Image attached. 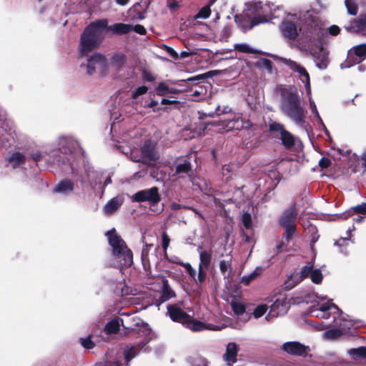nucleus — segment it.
Returning a JSON list of instances; mask_svg holds the SVG:
<instances>
[{
	"instance_id": "nucleus-51",
	"label": "nucleus",
	"mask_w": 366,
	"mask_h": 366,
	"mask_svg": "<svg viewBox=\"0 0 366 366\" xmlns=\"http://www.w3.org/2000/svg\"><path fill=\"white\" fill-rule=\"evenodd\" d=\"M340 29L336 25H332L328 28L329 33L332 36H336L340 33Z\"/></svg>"
},
{
	"instance_id": "nucleus-7",
	"label": "nucleus",
	"mask_w": 366,
	"mask_h": 366,
	"mask_svg": "<svg viewBox=\"0 0 366 366\" xmlns=\"http://www.w3.org/2000/svg\"><path fill=\"white\" fill-rule=\"evenodd\" d=\"M86 71L92 75L99 73L104 75L107 72L108 63L105 56L99 53H94L87 58Z\"/></svg>"
},
{
	"instance_id": "nucleus-28",
	"label": "nucleus",
	"mask_w": 366,
	"mask_h": 366,
	"mask_svg": "<svg viewBox=\"0 0 366 366\" xmlns=\"http://www.w3.org/2000/svg\"><path fill=\"white\" fill-rule=\"evenodd\" d=\"M234 49L237 50L242 53H246V54H259L260 51H259L257 49H254L252 48L249 45L247 44H236L234 46Z\"/></svg>"
},
{
	"instance_id": "nucleus-18",
	"label": "nucleus",
	"mask_w": 366,
	"mask_h": 366,
	"mask_svg": "<svg viewBox=\"0 0 366 366\" xmlns=\"http://www.w3.org/2000/svg\"><path fill=\"white\" fill-rule=\"evenodd\" d=\"M237 352L238 347L235 343L230 342L227 345L224 359L228 365L236 362Z\"/></svg>"
},
{
	"instance_id": "nucleus-29",
	"label": "nucleus",
	"mask_w": 366,
	"mask_h": 366,
	"mask_svg": "<svg viewBox=\"0 0 366 366\" xmlns=\"http://www.w3.org/2000/svg\"><path fill=\"white\" fill-rule=\"evenodd\" d=\"M119 329V320L114 319L109 322L104 327V331L107 334L116 333Z\"/></svg>"
},
{
	"instance_id": "nucleus-50",
	"label": "nucleus",
	"mask_w": 366,
	"mask_h": 366,
	"mask_svg": "<svg viewBox=\"0 0 366 366\" xmlns=\"http://www.w3.org/2000/svg\"><path fill=\"white\" fill-rule=\"evenodd\" d=\"M352 209L357 213L366 214V203L357 205Z\"/></svg>"
},
{
	"instance_id": "nucleus-30",
	"label": "nucleus",
	"mask_w": 366,
	"mask_h": 366,
	"mask_svg": "<svg viewBox=\"0 0 366 366\" xmlns=\"http://www.w3.org/2000/svg\"><path fill=\"white\" fill-rule=\"evenodd\" d=\"M249 126V123L247 122H244L239 117H237L236 119H233L229 122V128H233L236 129H240L242 128H246Z\"/></svg>"
},
{
	"instance_id": "nucleus-3",
	"label": "nucleus",
	"mask_w": 366,
	"mask_h": 366,
	"mask_svg": "<svg viewBox=\"0 0 366 366\" xmlns=\"http://www.w3.org/2000/svg\"><path fill=\"white\" fill-rule=\"evenodd\" d=\"M282 100L281 109L283 113L297 124H302L305 117V109L301 106L297 92L292 88L282 90Z\"/></svg>"
},
{
	"instance_id": "nucleus-4",
	"label": "nucleus",
	"mask_w": 366,
	"mask_h": 366,
	"mask_svg": "<svg viewBox=\"0 0 366 366\" xmlns=\"http://www.w3.org/2000/svg\"><path fill=\"white\" fill-rule=\"evenodd\" d=\"M109 244L112 248L114 267H128L133 263V255L124 241L117 235L114 230L108 231L106 234Z\"/></svg>"
},
{
	"instance_id": "nucleus-43",
	"label": "nucleus",
	"mask_w": 366,
	"mask_h": 366,
	"mask_svg": "<svg viewBox=\"0 0 366 366\" xmlns=\"http://www.w3.org/2000/svg\"><path fill=\"white\" fill-rule=\"evenodd\" d=\"M355 54L361 57L366 54V44H360L354 47Z\"/></svg>"
},
{
	"instance_id": "nucleus-35",
	"label": "nucleus",
	"mask_w": 366,
	"mask_h": 366,
	"mask_svg": "<svg viewBox=\"0 0 366 366\" xmlns=\"http://www.w3.org/2000/svg\"><path fill=\"white\" fill-rule=\"evenodd\" d=\"M345 5L347 11L350 14L355 15L357 14V6L354 0H345Z\"/></svg>"
},
{
	"instance_id": "nucleus-6",
	"label": "nucleus",
	"mask_w": 366,
	"mask_h": 366,
	"mask_svg": "<svg viewBox=\"0 0 366 366\" xmlns=\"http://www.w3.org/2000/svg\"><path fill=\"white\" fill-rule=\"evenodd\" d=\"M253 10L257 13V16L252 20L250 28L258 25L269 22L273 18L278 17L276 15V9L271 4H262V2H255L253 4Z\"/></svg>"
},
{
	"instance_id": "nucleus-25",
	"label": "nucleus",
	"mask_w": 366,
	"mask_h": 366,
	"mask_svg": "<svg viewBox=\"0 0 366 366\" xmlns=\"http://www.w3.org/2000/svg\"><path fill=\"white\" fill-rule=\"evenodd\" d=\"M199 267L207 269L212 260V254L209 252L205 250H199Z\"/></svg>"
},
{
	"instance_id": "nucleus-55",
	"label": "nucleus",
	"mask_w": 366,
	"mask_h": 366,
	"mask_svg": "<svg viewBox=\"0 0 366 366\" xmlns=\"http://www.w3.org/2000/svg\"><path fill=\"white\" fill-rule=\"evenodd\" d=\"M347 242H348V241L347 239H341L338 240L335 244L339 246H342V245H347Z\"/></svg>"
},
{
	"instance_id": "nucleus-52",
	"label": "nucleus",
	"mask_w": 366,
	"mask_h": 366,
	"mask_svg": "<svg viewBox=\"0 0 366 366\" xmlns=\"http://www.w3.org/2000/svg\"><path fill=\"white\" fill-rule=\"evenodd\" d=\"M330 160L327 158H322L319 162V165L321 168H327L330 165Z\"/></svg>"
},
{
	"instance_id": "nucleus-1",
	"label": "nucleus",
	"mask_w": 366,
	"mask_h": 366,
	"mask_svg": "<svg viewBox=\"0 0 366 366\" xmlns=\"http://www.w3.org/2000/svg\"><path fill=\"white\" fill-rule=\"evenodd\" d=\"M322 22L317 14L312 10L287 13L282 20L280 29L282 36L295 40L300 32L307 36L319 34Z\"/></svg>"
},
{
	"instance_id": "nucleus-23",
	"label": "nucleus",
	"mask_w": 366,
	"mask_h": 366,
	"mask_svg": "<svg viewBox=\"0 0 366 366\" xmlns=\"http://www.w3.org/2000/svg\"><path fill=\"white\" fill-rule=\"evenodd\" d=\"M122 204V202L118 198L112 199L104 207V212L107 214L114 213Z\"/></svg>"
},
{
	"instance_id": "nucleus-42",
	"label": "nucleus",
	"mask_w": 366,
	"mask_h": 366,
	"mask_svg": "<svg viewBox=\"0 0 366 366\" xmlns=\"http://www.w3.org/2000/svg\"><path fill=\"white\" fill-rule=\"evenodd\" d=\"M124 357L127 362L134 358L137 353L134 347H129L124 350Z\"/></svg>"
},
{
	"instance_id": "nucleus-21",
	"label": "nucleus",
	"mask_w": 366,
	"mask_h": 366,
	"mask_svg": "<svg viewBox=\"0 0 366 366\" xmlns=\"http://www.w3.org/2000/svg\"><path fill=\"white\" fill-rule=\"evenodd\" d=\"M132 29L133 26L123 23L114 24L109 27V30H111L113 33L117 34H123L128 33L132 31Z\"/></svg>"
},
{
	"instance_id": "nucleus-27",
	"label": "nucleus",
	"mask_w": 366,
	"mask_h": 366,
	"mask_svg": "<svg viewBox=\"0 0 366 366\" xmlns=\"http://www.w3.org/2000/svg\"><path fill=\"white\" fill-rule=\"evenodd\" d=\"M162 301H167L174 296L173 290L169 287L168 281L166 279L162 280Z\"/></svg>"
},
{
	"instance_id": "nucleus-19",
	"label": "nucleus",
	"mask_w": 366,
	"mask_h": 366,
	"mask_svg": "<svg viewBox=\"0 0 366 366\" xmlns=\"http://www.w3.org/2000/svg\"><path fill=\"white\" fill-rule=\"evenodd\" d=\"M346 29L347 30L366 35V16L360 20H355L351 23L350 26L346 27Z\"/></svg>"
},
{
	"instance_id": "nucleus-63",
	"label": "nucleus",
	"mask_w": 366,
	"mask_h": 366,
	"mask_svg": "<svg viewBox=\"0 0 366 366\" xmlns=\"http://www.w3.org/2000/svg\"><path fill=\"white\" fill-rule=\"evenodd\" d=\"M202 76L199 75V76H194V77L190 78V79H189L188 80H189V81L197 80V79H202Z\"/></svg>"
},
{
	"instance_id": "nucleus-39",
	"label": "nucleus",
	"mask_w": 366,
	"mask_h": 366,
	"mask_svg": "<svg viewBox=\"0 0 366 366\" xmlns=\"http://www.w3.org/2000/svg\"><path fill=\"white\" fill-rule=\"evenodd\" d=\"M242 222L245 228L249 229L252 227V217L249 213L244 212L242 214Z\"/></svg>"
},
{
	"instance_id": "nucleus-46",
	"label": "nucleus",
	"mask_w": 366,
	"mask_h": 366,
	"mask_svg": "<svg viewBox=\"0 0 366 366\" xmlns=\"http://www.w3.org/2000/svg\"><path fill=\"white\" fill-rule=\"evenodd\" d=\"M81 343L82 346L86 349H92L94 346V342L91 340L89 337L86 338H81Z\"/></svg>"
},
{
	"instance_id": "nucleus-41",
	"label": "nucleus",
	"mask_w": 366,
	"mask_h": 366,
	"mask_svg": "<svg viewBox=\"0 0 366 366\" xmlns=\"http://www.w3.org/2000/svg\"><path fill=\"white\" fill-rule=\"evenodd\" d=\"M219 268L221 272L225 274L227 272L231 270V263L230 261L222 260L220 262Z\"/></svg>"
},
{
	"instance_id": "nucleus-9",
	"label": "nucleus",
	"mask_w": 366,
	"mask_h": 366,
	"mask_svg": "<svg viewBox=\"0 0 366 366\" xmlns=\"http://www.w3.org/2000/svg\"><path fill=\"white\" fill-rule=\"evenodd\" d=\"M316 302L317 306L319 307L315 315L317 317L327 319L340 312L338 307L332 302V300H329L325 296H317Z\"/></svg>"
},
{
	"instance_id": "nucleus-5",
	"label": "nucleus",
	"mask_w": 366,
	"mask_h": 366,
	"mask_svg": "<svg viewBox=\"0 0 366 366\" xmlns=\"http://www.w3.org/2000/svg\"><path fill=\"white\" fill-rule=\"evenodd\" d=\"M310 277L315 284H320L323 279V275L320 269H315L312 262H308L302 267L300 272L292 274L285 281V287L288 290L293 288L305 278Z\"/></svg>"
},
{
	"instance_id": "nucleus-44",
	"label": "nucleus",
	"mask_w": 366,
	"mask_h": 366,
	"mask_svg": "<svg viewBox=\"0 0 366 366\" xmlns=\"http://www.w3.org/2000/svg\"><path fill=\"white\" fill-rule=\"evenodd\" d=\"M204 267H199V272H198V276L197 278L195 279V282L197 284L202 283L206 277V272L204 271Z\"/></svg>"
},
{
	"instance_id": "nucleus-62",
	"label": "nucleus",
	"mask_w": 366,
	"mask_h": 366,
	"mask_svg": "<svg viewBox=\"0 0 366 366\" xmlns=\"http://www.w3.org/2000/svg\"><path fill=\"white\" fill-rule=\"evenodd\" d=\"M172 208L173 209H179L180 208V205H179V204H177V203H173V204H172Z\"/></svg>"
},
{
	"instance_id": "nucleus-49",
	"label": "nucleus",
	"mask_w": 366,
	"mask_h": 366,
	"mask_svg": "<svg viewBox=\"0 0 366 366\" xmlns=\"http://www.w3.org/2000/svg\"><path fill=\"white\" fill-rule=\"evenodd\" d=\"M169 242H170L169 238L168 237L167 234L165 232H164L162 234V247L164 251H166L167 249L168 248V247L169 245Z\"/></svg>"
},
{
	"instance_id": "nucleus-8",
	"label": "nucleus",
	"mask_w": 366,
	"mask_h": 366,
	"mask_svg": "<svg viewBox=\"0 0 366 366\" xmlns=\"http://www.w3.org/2000/svg\"><path fill=\"white\" fill-rule=\"evenodd\" d=\"M272 301L273 303L271 305L270 311L266 316L267 320H269L273 317L285 315L290 308V304L285 293L275 295L273 297Z\"/></svg>"
},
{
	"instance_id": "nucleus-48",
	"label": "nucleus",
	"mask_w": 366,
	"mask_h": 366,
	"mask_svg": "<svg viewBox=\"0 0 366 366\" xmlns=\"http://www.w3.org/2000/svg\"><path fill=\"white\" fill-rule=\"evenodd\" d=\"M256 276L257 274L255 273H252L249 275L244 276L242 278V282L247 285L250 283L251 281L255 279Z\"/></svg>"
},
{
	"instance_id": "nucleus-13",
	"label": "nucleus",
	"mask_w": 366,
	"mask_h": 366,
	"mask_svg": "<svg viewBox=\"0 0 366 366\" xmlns=\"http://www.w3.org/2000/svg\"><path fill=\"white\" fill-rule=\"evenodd\" d=\"M132 201L141 202H150L152 203H157L160 200L158 189L157 187H152L148 189H144L135 193L132 197Z\"/></svg>"
},
{
	"instance_id": "nucleus-10",
	"label": "nucleus",
	"mask_w": 366,
	"mask_h": 366,
	"mask_svg": "<svg viewBox=\"0 0 366 366\" xmlns=\"http://www.w3.org/2000/svg\"><path fill=\"white\" fill-rule=\"evenodd\" d=\"M142 156L137 158L134 154H132L131 159L134 162H144L149 164L152 161H155L158 159V155L154 151V144L151 142H147L141 149Z\"/></svg>"
},
{
	"instance_id": "nucleus-45",
	"label": "nucleus",
	"mask_w": 366,
	"mask_h": 366,
	"mask_svg": "<svg viewBox=\"0 0 366 366\" xmlns=\"http://www.w3.org/2000/svg\"><path fill=\"white\" fill-rule=\"evenodd\" d=\"M177 264H180L182 265H183V267L185 268L186 271L188 272V274L192 277H195V274H196V271L194 268H192V267L191 266L190 264L189 263H181L179 262H176Z\"/></svg>"
},
{
	"instance_id": "nucleus-61",
	"label": "nucleus",
	"mask_w": 366,
	"mask_h": 366,
	"mask_svg": "<svg viewBox=\"0 0 366 366\" xmlns=\"http://www.w3.org/2000/svg\"><path fill=\"white\" fill-rule=\"evenodd\" d=\"M174 102H176V101H174V100H173V101H170V100H168V99H163L162 100V104H173V103H174Z\"/></svg>"
},
{
	"instance_id": "nucleus-20",
	"label": "nucleus",
	"mask_w": 366,
	"mask_h": 366,
	"mask_svg": "<svg viewBox=\"0 0 366 366\" xmlns=\"http://www.w3.org/2000/svg\"><path fill=\"white\" fill-rule=\"evenodd\" d=\"M297 217V212L294 207L287 210L280 219V224L282 226H288V224H294Z\"/></svg>"
},
{
	"instance_id": "nucleus-11",
	"label": "nucleus",
	"mask_w": 366,
	"mask_h": 366,
	"mask_svg": "<svg viewBox=\"0 0 366 366\" xmlns=\"http://www.w3.org/2000/svg\"><path fill=\"white\" fill-rule=\"evenodd\" d=\"M282 61L284 64L287 65L292 70L297 71L299 74L302 81L305 84L307 94L310 96L311 94L310 75L308 72L306 71V69L301 65L298 64L297 63L291 59L282 58Z\"/></svg>"
},
{
	"instance_id": "nucleus-60",
	"label": "nucleus",
	"mask_w": 366,
	"mask_h": 366,
	"mask_svg": "<svg viewBox=\"0 0 366 366\" xmlns=\"http://www.w3.org/2000/svg\"><path fill=\"white\" fill-rule=\"evenodd\" d=\"M129 1V0H116V2L122 6L126 5L127 4H128Z\"/></svg>"
},
{
	"instance_id": "nucleus-14",
	"label": "nucleus",
	"mask_w": 366,
	"mask_h": 366,
	"mask_svg": "<svg viewBox=\"0 0 366 366\" xmlns=\"http://www.w3.org/2000/svg\"><path fill=\"white\" fill-rule=\"evenodd\" d=\"M269 129L271 131L277 132L280 133V139L282 140V144L287 147L290 148L292 147L295 144V138L294 137L287 131L284 129L282 124L273 122L269 125Z\"/></svg>"
},
{
	"instance_id": "nucleus-33",
	"label": "nucleus",
	"mask_w": 366,
	"mask_h": 366,
	"mask_svg": "<svg viewBox=\"0 0 366 366\" xmlns=\"http://www.w3.org/2000/svg\"><path fill=\"white\" fill-rule=\"evenodd\" d=\"M267 306L266 305L262 304L259 305L255 307V309L253 311V315L255 318H259L262 315H264L267 310Z\"/></svg>"
},
{
	"instance_id": "nucleus-59",
	"label": "nucleus",
	"mask_w": 366,
	"mask_h": 366,
	"mask_svg": "<svg viewBox=\"0 0 366 366\" xmlns=\"http://www.w3.org/2000/svg\"><path fill=\"white\" fill-rule=\"evenodd\" d=\"M337 332V331H336V330H331V331H328V332H325V335L328 337H334L333 335Z\"/></svg>"
},
{
	"instance_id": "nucleus-31",
	"label": "nucleus",
	"mask_w": 366,
	"mask_h": 366,
	"mask_svg": "<svg viewBox=\"0 0 366 366\" xmlns=\"http://www.w3.org/2000/svg\"><path fill=\"white\" fill-rule=\"evenodd\" d=\"M191 169L190 163L187 161H184L182 164H179L176 167L175 173L177 174H187Z\"/></svg>"
},
{
	"instance_id": "nucleus-54",
	"label": "nucleus",
	"mask_w": 366,
	"mask_h": 366,
	"mask_svg": "<svg viewBox=\"0 0 366 366\" xmlns=\"http://www.w3.org/2000/svg\"><path fill=\"white\" fill-rule=\"evenodd\" d=\"M222 32L224 34L223 38L226 39L229 36L231 30L229 27L227 26L223 29Z\"/></svg>"
},
{
	"instance_id": "nucleus-57",
	"label": "nucleus",
	"mask_w": 366,
	"mask_h": 366,
	"mask_svg": "<svg viewBox=\"0 0 366 366\" xmlns=\"http://www.w3.org/2000/svg\"><path fill=\"white\" fill-rule=\"evenodd\" d=\"M32 157L35 162H38L41 159V155L40 153L36 152L32 155Z\"/></svg>"
},
{
	"instance_id": "nucleus-26",
	"label": "nucleus",
	"mask_w": 366,
	"mask_h": 366,
	"mask_svg": "<svg viewBox=\"0 0 366 366\" xmlns=\"http://www.w3.org/2000/svg\"><path fill=\"white\" fill-rule=\"evenodd\" d=\"M157 93L159 96H164L169 94H177L178 90L175 88L169 87L165 83H159L156 89Z\"/></svg>"
},
{
	"instance_id": "nucleus-53",
	"label": "nucleus",
	"mask_w": 366,
	"mask_h": 366,
	"mask_svg": "<svg viewBox=\"0 0 366 366\" xmlns=\"http://www.w3.org/2000/svg\"><path fill=\"white\" fill-rule=\"evenodd\" d=\"M132 30H134V31H136L137 33H138L139 34H144L146 33V30H145L144 27L142 25H136V26H133Z\"/></svg>"
},
{
	"instance_id": "nucleus-24",
	"label": "nucleus",
	"mask_w": 366,
	"mask_h": 366,
	"mask_svg": "<svg viewBox=\"0 0 366 366\" xmlns=\"http://www.w3.org/2000/svg\"><path fill=\"white\" fill-rule=\"evenodd\" d=\"M347 353L351 356V357L357 361L362 359L366 358V347H361L358 348L350 349L348 350Z\"/></svg>"
},
{
	"instance_id": "nucleus-34",
	"label": "nucleus",
	"mask_w": 366,
	"mask_h": 366,
	"mask_svg": "<svg viewBox=\"0 0 366 366\" xmlns=\"http://www.w3.org/2000/svg\"><path fill=\"white\" fill-rule=\"evenodd\" d=\"M24 159V157L23 154L20 153L14 154L9 158V162L12 164L14 167H16L19 164L22 162Z\"/></svg>"
},
{
	"instance_id": "nucleus-58",
	"label": "nucleus",
	"mask_w": 366,
	"mask_h": 366,
	"mask_svg": "<svg viewBox=\"0 0 366 366\" xmlns=\"http://www.w3.org/2000/svg\"><path fill=\"white\" fill-rule=\"evenodd\" d=\"M191 54H192V52L188 51H184L181 52L180 56L182 58H186L187 56H189Z\"/></svg>"
},
{
	"instance_id": "nucleus-36",
	"label": "nucleus",
	"mask_w": 366,
	"mask_h": 366,
	"mask_svg": "<svg viewBox=\"0 0 366 366\" xmlns=\"http://www.w3.org/2000/svg\"><path fill=\"white\" fill-rule=\"evenodd\" d=\"M232 307L234 312L237 315H242L245 311L244 306L242 304L237 302H232Z\"/></svg>"
},
{
	"instance_id": "nucleus-32",
	"label": "nucleus",
	"mask_w": 366,
	"mask_h": 366,
	"mask_svg": "<svg viewBox=\"0 0 366 366\" xmlns=\"http://www.w3.org/2000/svg\"><path fill=\"white\" fill-rule=\"evenodd\" d=\"M307 96H308V99H309V102H310V107L312 112L314 113L315 116L317 117L318 122L320 124H321L324 128H325V126L323 124V122H322V120L319 114V112L317 111L316 104L311 97V94L310 96L309 95H307Z\"/></svg>"
},
{
	"instance_id": "nucleus-16",
	"label": "nucleus",
	"mask_w": 366,
	"mask_h": 366,
	"mask_svg": "<svg viewBox=\"0 0 366 366\" xmlns=\"http://www.w3.org/2000/svg\"><path fill=\"white\" fill-rule=\"evenodd\" d=\"M167 313L173 321L180 322L182 325H184L189 320V315L176 305L168 306Z\"/></svg>"
},
{
	"instance_id": "nucleus-12",
	"label": "nucleus",
	"mask_w": 366,
	"mask_h": 366,
	"mask_svg": "<svg viewBox=\"0 0 366 366\" xmlns=\"http://www.w3.org/2000/svg\"><path fill=\"white\" fill-rule=\"evenodd\" d=\"M282 61L284 64L287 65L292 70L297 71L299 74L302 81L305 84L307 94L310 96L311 94L310 75L308 72L306 71V69L301 65L298 64L297 63L291 59L282 58Z\"/></svg>"
},
{
	"instance_id": "nucleus-22",
	"label": "nucleus",
	"mask_w": 366,
	"mask_h": 366,
	"mask_svg": "<svg viewBox=\"0 0 366 366\" xmlns=\"http://www.w3.org/2000/svg\"><path fill=\"white\" fill-rule=\"evenodd\" d=\"M74 189L73 183L69 180L61 181L54 189L56 192L68 194Z\"/></svg>"
},
{
	"instance_id": "nucleus-15",
	"label": "nucleus",
	"mask_w": 366,
	"mask_h": 366,
	"mask_svg": "<svg viewBox=\"0 0 366 366\" xmlns=\"http://www.w3.org/2000/svg\"><path fill=\"white\" fill-rule=\"evenodd\" d=\"M184 325L193 332H199L205 330H220L222 328V327L207 324L203 322L194 320L190 315L189 321L185 322Z\"/></svg>"
},
{
	"instance_id": "nucleus-56",
	"label": "nucleus",
	"mask_w": 366,
	"mask_h": 366,
	"mask_svg": "<svg viewBox=\"0 0 366 366\" xmlns=\"http://www.w3.org/2000/svg\"><path fill=\"white\" fill-rule=\"evenodd\" d=\"M144 79L149 81H152L154 80L153 76L149 73H145L144 76Z\"/></svg>"
},
{
	"instance_id": "nucleus-17",
	"label": "nucleus",
	"mask_w": 366,
	"mask_h": 366,
	"mask_svg": "<svg viewBox=\"0 0 366 366\" xmlns=\"http://www.w3.org/2000/svg\"><path fill=\"white\" fill-rule=\"evenodd\" d=\"M283 350L294 355H303L307 352V347L297 342H289L283 345Z\"/></svg>"
},
{
	"instance_id": "nucleus-38",
	"label": "nucleus",
	"mask_w": 366,
	"mask_h": 366,
	"mask_svg": "<svg viewBox=\"0 0 366 366\" xmlns=\"http://www.w3.org/2000/svg\"><path fill=\"white\" fill-rule=\"evenodd\" d=\"M148 87L146 86H141L136 89L132 94L133 99H137L138 97L142 96L147 93Z\"/></svg>"
},
{
	"instance_id": "nucleus-40",
	"label": "nucleus",
	"mask_w": 366,
	"mask_h": 366,
	"mask_svg": "<svg viewBox=\"0 0 366 366\" xmlns=\"http://www.w3.org/2000/svg\"><path fill=\"white\" fill-rule=\"evenodd\" d=\"M285 229V236L287 240H289L295 232V225L288 224V226H283Z\"/></svg>"
},
{
	"instance_id": "nucleus-64",
	"label": "nucleus",
	"mask_w": 366,
	"mask_h": 366,
	"mask_svg": "<svg viewBox=\"0 0 366 366\" xmlns=\"http://www.w3.org/2000/svg\"><path fill=\"white\" fill-rule=\"evenodd\" d=\"M362 159L363 161V163L365 164V166H366V154H364L362 157Z\"/></svg>"
},
{
	"instance_id": "nucleus-2",
	"label": "nucleus",
	"mask_w": 366,
	"mask_h": 366,
	"mask_svg": "<svg viewBox=\"0 0 366 366\" xmlns=\"http://www.w3.org/2000/svg\"><path fill=\"white\" fill-rule=\"evenodd\" d=\"M107 21L102 20L94 22L86 28L81 37L79 50L81 56H86L89 51L101 44L107 29Z\"/></svg>"
},
{
	"instance_id": "nucleus-37",
	"label": "nucleus",
	"mask_w": 366,
	"mask_h": 366,
	"mask_svg": "<svg viewBox=\"0 0 366 366\" xmlns=\"http://www.w3.org/2000/svg\"><path fill=\"white\" fill-rule=\"evenodd\" d=\"M124 62V56L121 54L114 55L112 59V64L114 66L119 67Z\"/></svg>"
},
{
	"instance_id": "nucleus-47",
	"label": "nucleus",
	"mask_w": 366,
	"mask_h": 366,
	"mask_svg": "<svg viewBox=\"0 0 366 366\" xmlns=\"http://www.w3.org/2000/svg\"><path fill=\"white\" fill-rule=\"evenodd\" d=\"M210 9L209 6L203 7L198 13L197 17L206 19L210 15Z\"/></svg>"
}]
</instances>
